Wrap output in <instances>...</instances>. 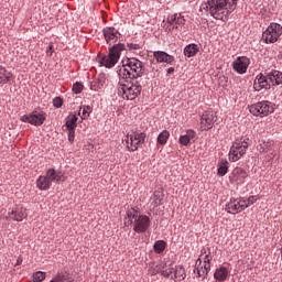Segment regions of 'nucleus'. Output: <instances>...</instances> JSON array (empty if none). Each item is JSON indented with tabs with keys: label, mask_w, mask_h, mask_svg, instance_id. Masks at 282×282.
I'll return each mask as SVG.
<instances>
[{
	"label": "nucleus",
	"mask_w": 282,
	"mask_h": 282,
	"mask_svg": "<svg viewBox=\"0 0 282 282\" xmlns=\"http://www.w3.org/2000/svg\"><path fill=\"white\" fill-rule=\"evenodd\" d=\"M117 74L119 78L140 79L144 75V63L135 57H127L121 61V66H118Z\"/></svg>",
	"instance_id": "1"
},
{
	"label": "nucleus",
	"mask_w": 282,
	"mask_h": 282,
	"mask_svg": "<svg viewBox=\"0 0 282 282\" xmlns=\"http://www.w3.org/2000/svg\"><path fill=\"white\" fill-rule=\"evenodd\" d=\"M142 94V84L140 79L133 78H119L118 83V96H121L123 100H135Z\"/></svg>",
	"instance_id": "2"
},
{
	"label": "nucleus",
	"mask_w": 282,
	"mask_h": 282,
	"mask_svg": "<svg viewBox=\"0 0 282 282\" xmlns=\"http://www.w3.org/2000/svg\"><path fill=\"white\" fill-rule=\"evenodd\" d=\"M127 51V45L124 43H117L108 48V55L101 56L99 59V65L106 67L107 69H111L118 65V61H120V56H122V52Z\"/></svg>",
	"instance_id": "3"
},
{
	"label": "nucleus",
	"mask_w": 282,
	"mask_h": 282,
	"mask_svg": "<svg viewBox=\"0 0 282 282\" xmlns=\"http://www.w3.org/2000/svg\"><path fill=\"white\" fill-rule=\"evenodd\" d=\"M276 105L268 100L258 101L249 106V112L252 113L256 118H267L274 111Z\"/></svg>",
	"instance_id": "4"
},
{
	"label": "nucleus",
	"mask_w": 282,
	"mask_h": 282,
	"mask_svg": "<svg viewBox=\"0 0 282 282\" xmlns=\"http://www.w3.org/2000/svg\"><path fill=\"white\" fill-rule=\"evenodd\" d=\"M282 35V25L276 22H271L270 25L262 33L264 43H276Z\"/></svg>",
	"instance_id": "5"
},
{
	"label": "nucleus",
	"mask_w": 282,
	"mask_h": 282,
	"mask_svg": "<svg viewBox=\"0 0 282 282\" xmlns=\"http://www.w3.org/2000/svg\"><path fill=\"white\" fill-rule=\"evenodd\" d=\"M21 122H28L29 124H32L33 127H42L44 124L45 120H47V113L43 110H33L29 115H23L20 118Z\"/></svg>",
	"instance_id": "6"
},
{
	"label": "nucleus",
	"mask_w": 282,
	"mask_h": 282,
	"mask_svg": "<svg viewBox=\"0 0 282 282\" xmlns=\"http://www.w3.org/2000/svg\"><path fill=\"white\" fill-rule=\"evenodd\" d=\"M242 142L237 139L232 142L229 150L230 162H239L248 153V143L243 144Z\"/></svg>",
	"instance_id": "7"
},
{
	"label": "nucleus",
	"mask_w": 282,
	"mask_h": 282,
	"mask_svg": "<svg viewBox=\"0 0 282 282\" xmlns=\"http://www.w3.org/2000/svg\"><path fill=\"white\" fill-rule=\"evenodd\" d=\"M209 14L216 21L224 19V11L228 7V0H208Z\"/></svg>",
	"instance_id": "8"
},
{
	"label": "nucleus",
	"mask_w": 282,
	"mask_h": 282,
	"mask_svg": "<svg viewBox=\"0 0 282 282\" xmlns=\"http://www.w3.org/2000/svg\"><path fill=\"white\" fill-rule=\"evenodd\" d=\"M270 75L268 74V70L263 73H260L257 75L254 82H253V89L256 91H261V89H265V91H270L272 89V82H270Z\"/></svg>",
	"instance_id": "9"
},
{
	"label": "nucleus",
	"mask_w": 282,
	"mask_h": 282,
	"mask_svg": "<svg viewBox=\"0 0 282 282\" xmlns=\"http://www.w3.org/2000/svg\"><path fill=\"white\" fill-rule=\"evenodd\" d=\"M151 228V218L144 214H139L134 220L133 231L138 235L148 232Z\"/></svg>",
	"instance_id": "10"
},
{
	"label": "nucleus",
	"mask_w": 282,
	"mask_h": 282,
	"mask_svg": "<svg viewBox=\"0 0 282 282\" xmlns=\"http://www.w3.org/2000/svg\"><path fill=\"white\" fill-rule=\"evenodd\" d=\"M231 67L236 74H240L242 76L248 72V67H250V58L247 56H238L231 63Z\"/></svg>",
	"instance_id": "11"
},
{
	"label": "nucleus",
	"mask_w": 282,
	"mask_h": 282,
	"mask_svg": "<svg viewBox=\"0 0 282 282\" xmlns=\"http://www.w3.org/2000/svg\"><path fill=\"white\" fill-rule=\"evenodd\" d=\"M217 122V115L213 111H205L200 117V131H210Z\"/></svg>",
	"instance_id": "12"
},
{
	"label": "nucleus",
	"mask_w": 282,
	"mask_h": 282,
	"mask_svg": "<svg viewBox=\"0 0 282 282\" xmlns=\"http://www.w3.org/2000/svg\"><path fill=\"white\" fill-rule=\"evenodd\" d=\"M246 208H248V205L241 204L239 198H230L225 206V210L229 213V215H238V213H243Z\"/></svg>",
	"instance_id": "13"
},
{
	"label": "nucleus",
	"mask_w": 282,
	"mask_h": 282,
	"mask_svg": "<svg viewBox=\"0 0 282 282\" xmlns=\"http://www.w3.org/2000/svg\"><path fill=\"white\" fill-rule=\"evenodd\" d=\"M102 34L107 45H111V42L118 43V37L122 36L120 32L113 26H106L102 29Z\"/></svg>",
	"instance_id": "14"
},
{
	"label": "nucleus",
	"mask_w": 282,
	"mask_h": 282,
	"mask_svg": "<svg viewBox=\"0 0 282 282\" xmlns=\"http://www.w3.org/2000/svg\"><path fill=\"white\" fill-rule=\"evenodd\" d=\"M153 56L156 59V63H166L167 65H173V63H175V56L170 55L164 51H155Z\"/></svg>",
	"instance_id": "15"
},
{
	"label": "nucleus",
	"mask_w": 282,
	"mask_h": 282,
	"mask_svg": "<svg viewBox=\"0 0 282 282\" xmlns=\"http://www.w3.org/2000/svg\"><path fill=\"white\" fill-rule=\"evenodd\" d=\"M25 217H28L25 209H23V207H17L8 213L6 219H12V221H23Z\"/></svg>",
	"instance_id": "16"
},
{
	"label": "nucleus",
	"mask_w": 282,
	"mask_h": 282,
	"mask_svg": "<svg viewBox=\"0 0 282 282\" xmlns=\"http://www.w3.org/2000/svg\"><path fill=\"white\" fill-rule=\"evenodd\" d=\"M267 74H269V83H271L272 87H279V85H282V72L272 69L270 72L267 70Z\"/></svg>",
	"instance_id": "17"
},
{
	"label": "nucleus",
	"mask_w": 282,
	"mask_h": 282,
	"mask_svg": "<svg viewBox=\"0 0 282 282\" xmlns=\"http://www.w3.org/2000/svg\"><path fill=\"white\" fill-rule=\"evenodd\" d=\"M76 127H78V117L74 113H69L65 119L63 129L66 128V131H76Z\"/></svg>",
	"instance_id": "18"
},
{
	"label": "nucleus",
	"mask_w": 282,
	"mask_h": 282,
	"mask_svg": "<svg viewBox=\"0 0 282 282\" xmlns=\"http://www.w3.org/2000/svg\"><path fill=\"white\" fill-rule=\"evenodd\" d=\"M197 138V132L195 130L189 129L186 131V134H182L178 139V144L182 147H188L191 144V140H195Z\"/></svg>",
	"instance_id": "19"
},
{
	"label": "nucleus",
	"mask_w": 282,
	"mask_h": 282,
	"mask_svg": "<svg viewBox=\"0 0 282 282\" xmlns=\"http://www.w3.org/2000/svg\"><path fill=\"white\" fill-rule=\"evenodd\" d=\"M45 176L50 180V182H55V184H61L63 182V172L56 171V169L51 167L46 171Z\"/></svg>",
	"instance_id": "20"
},
{
	"label": "nucleus",
	"mask_w": 282,
	"mask_h": 282,
	"mask_svg": "<svg viewBox=\"0 0 282 282\" xmlns=\"http://www.w3.org/2000/svg\"><path fill=\"white\" fill-rule=\"evenodd\" d=\"M129 140L130 142H135V140H138L139 142L147 144V132L134 131L131 134L127 135V144H129Z\"/></svg>",
	"instance_id": "21"
},
{
	"label": "nucleus",
	"mask_w": 282,
	"mask_h": 282,
	"mask_svg": "<svg viewBox=\"0 0 282 282\" xmlns=\"http://www.w3.org/2000/svg\"><path fill=\"white\" fill-rule=\"evenodd\" d=\"M198 52L199 45L196 43L187 44L183 50V54L186 56V58H193V56H197Z\"/></svg>",
	"instance_id": "22"
},
{
	"label": "nucleus",
	"mask_w": 282,
	"mask_h": 282,
	"mask_svg": "<svg viewBox=\"0 0 282 282\" xmlns=\"http://www.w3.org/2000/svg\"><path fill=\"white\" fill-rule=\"evenodd\" d=\"M13 78L14 74L0 65V85H8V83H11Z\"/></svg>",
	"instance_id": "23"
},
{
	"label": "nucleus",
	"mask_w": 282,
	"mask_h": 282,
	"mask_svg": "<svg viewBox=\"0 0 282 282\" xmlns=\"http://www.w3.org/2000/svg\"><path fill=\"white\" fill-rule=\"evenodd\" d=\"M105 83H107V77H105V75H99L97 79L90 83L91 91H100V89L105 87Z\"/></svg>",
	"instance_id": "24"
},
{
	"label": "nucleus",
	"mask_w": 282,
	"mask_h": 282,
	"mask_svg": "<svg viewBox=\"0 0 282 282\" xmlns=\"http://www.w3.org/2000/svg\"><path fill=\"white\" fill-rule=\"evenodd\" d=\"M36 187L39 191H50V188H52V183L45 175H41L36 180Z\"/></svg>",
	"instance_id": "25"
},
{
	"label": "nucleus",
	"mask_w": 282,
	"mask_h": 282,
	"mask_svg": "<svg viewBox=\"0 0 282 282\" xmlns=\"http://www.w3.org/2000/svg\"><path fill=\"white\" fill-rule=\"evenodd\" d=\"M167 23H170V25H173V23H175V25H185L186 19H184L182 13H174L167 18Z\"/></svg>",
	"instance_id": "26"
},
{
	"label": "nucleus",
	"mask_w": 282,
	"mask_h": 282,
	"mask_svg": "<svg viewBox=\"0 0 282 282\" xmlns=\"http://www.w3.org/2000/svg\"><path fill=\"white\" fill-rule=\"evenodd\" d=\"M232 175L236 182H240V184H243L246 177H248V172H246L243 167H236L232 171Z\"/></svg>",
	"instance_id": "27"
},
{
	"label": "nucleus",
	"mask_w": 282,
	"mask_h": 282,
	"mask_svg": "<svg viewBox=\"0 0 282 282\" xmlns=\"http://www.w3.org/2000/svg\"><path fill=\"white\" fill-rule=\"evenodd\" d=\"M214 279L218 282H224L228 279V268L219 267L214 273Z\"/></svg>",
	"instance_id": "28"
},
{
	"label": "nucleus",
	"mask_w": 282,
	"mask_h": 282,
	"mask_svg": "<svg viewBox=\"0 0 282 282\" xmlns=\"http://www.w3.org/2000/svg\"><path fill=\"white\" fill-rule=\"evenodd\" d=\"M152 204H153L154 208H158V206H162V204H164V191L163 189L154 191Z\"/></svg>",
	"instance_id": "29"
},
{
	"label": "nucleus",
	"mask_w": 282,
	"mask_h": 282,
	"mask_svg": "<svg viewBox=\"0 0 282 282\" xmlns=\"http://www.w3.org/2000/svg\"><path fill=\"white\" fill-rule=\"evenodd\" d=\"M91 111H94L91 106H82L79 108L78 116H80L82 120H87V118L91 116Z\"/></svg>",
	"instance_id": "30"
},
{
	"label": "nucleus",
	"mask_w": 282,
	"mask_h": 282,
	"mask_svg": "<svg viewBox=\"0 0 282 282\" xmlns=\"http://www.w3.org/2000/svg\"><path fill=\"white\" fill-rule=\"evenodd\" d=\"M169 138H171V132L169 130H163L160 132V134L156 138L158 144H161V147H164L169 142Z\"/></svg>",
	"instance_id": "31"
},
{
	"label": "nucleus",
	"mask_w": 282,
	"mask_h": 282,
	"mask_svg": "<svg viewBox=\"0 0 282 282\" xmlns=\"http://www.w3.org/2000/svg\"><path fill=\"white\" fill-rule=\"evenodd\" d=\"M228 162L224 159H221L219 162H218V169H217V174L220 176V177H224V175H226L228 173Z\"/></svg>",
	"instance_id": "32"
},
{
	"label": "nucleus",
	"mask_w": 282,
	"mask_h": 282,
	"mask_svg": "<svg viewBox=\"0 0 282 282\" xmlns=\"http://www.w3.org/2000/svg\"><path fill=\"white\" fill-rule=\"evenodd\" d=\"M174 279H178V281L186 279V269H184V265L180 264L175 267Z\"/></svg>",
	"instance_id": "33"
},
{
	"label": "nucleus",
	"mask_w": 282,
	"mask_h": 282,
	"mask_svg": "<svg viewBox=\"0 0 282 282\" xmlns=\"http://www.w3.org/2000/svg\"><path fill=\"white\" fill-rule=\"evenodd\" d=\"M166 241L164 240H156L153 245V250L155 252V254H162V252H164V250H166Z\"/></svg>",
	"instance_id": "34"
},
{
	"label": "nucleus",
	"mask_w": 282,
	"mask_h": 282,
	"mask_svg": "<svg viewBox=\"0 0 282 282\" xmlns=\"http://www.w3.org/2000/svg\"><path fill=\"white\" fill-rule=\"evenodd\" d=\"M126 219H133L135 221L137 217L140 215V208L131 207L126 212Z\"/></svg>",
	"instance_id": "35"
},
{
	"label": "nucleus",
	"mask_w": 282,
	"mask_h": 282,
	"mask_svg": "<svg viewBox=\"0 0 282 282\" xmlns=\"http://www.w3.org/2000/svg\"><path fill=\"white\" fill-rule=\"evenodd\" d=\"M164 268H166V263H164V265L159 268L156 272L161 273L164 276V279H169L172 275V273L175 271V269L173 267H170L169 269L164 270Z\"/></svg>",
	"instance_id": "36"
},
{
	"label": "nucleus",
	"mask_w": 282,
	"mask_h": 282,
	"mask_svg": "<svg viewBox=\"0 0 282 282\" xmlns=\"http://www.w3.org/2000/svg\"><path fill=\"white\" fill-rule=\"evenodd\" d=\"M209 254L205 256L204 259V270H203V274H205V276H203V279H208V272H210V259H209Z\"/></svg>",
	"instance_id": "37"
},
{
	"label": "nucleus",
	"mask_w": 282,
	"mask_h": 282,
	"mask_svg": "<svg viewBox=\"0 0 282 282\" xmlns=\"http://www.w3.org/2000/svg\"><path fill=\"white\" fill-rule=\"evenodd\" d=\"M232 12H235V9H230V7H225V10L223 12V19H218V21H223L224 23H226Z\"/></svg>",
	"instance_id": "38"
},
{
	"label": "nucleus",
	"mask_w": 282,
	"mask_h": 282,
	"mask_svg": "<svg viewBox=\"0 0 282 282\" xmlns=\"http://www.w3.org/2000/svg\"><path fill=\"white\" fill-rule=\"evenodd\" d=\"M127 149L128 151H131L132 153L138 151V149L140 148V144H144L142 142H140L139 140H134V141H130V145L129 143H127Z\"/></svg>",
	"instance_id": "39"
},
{
	"label": "nucleus",
	"mask_w": 282,
	"mask_h": 282,
	"mask_svg": "<svg viewBox=\"0 0 282 282\" xmlns=\"http://www.w3.org/2000/svg\"><path fill=\"white\" fill-rule=\"evenodd\" d=\"M45 276H47L45 272L36 271L35 273H33V282H43L45 281Z\"/></svg>",
	"instance_id": "40"
},
{
	"label": "nucleus",
	"mask_w": 282,
	"mask_h": 282,
	"mask_svg": "<svg viewBox=\"0 0 282 282\" xmlns=\"http://www.w3.org/2000/svg\"><path fill=\"white\" fill-rule=\"evenodd\" d=\"M84 88L85 86L83 85V83L76 82L73 85V94H76V95L82 94Z\"/></svg>",
	"instance_id": "41"
},
{
	"label": "nucleus",
	"mask_w": 282,
	"mask_h": 282,
	"mask_svg": "<svg viewBox=\"0 0 282 282\" xmlns=\"http://www.w3.org/2000/svg\"><path fill=\"white\" fill-rule=\"evenodd\" d=\"M63 97H55L53 99V107H55V109H61V107H63Z\"/></svg>",
	"instance_id": "42"
},
{
	"label": "nucleus",
	"mask_w": 282,
	"mask_h": 282,
	"mask_svg": "<svg viewBox=\"0 0 282 282\" xmlns=\"http://www.w3.org/2000/svg\"><path fill=\"white\" fill-rule=\"evenodd\" d=\"M259 198L254 195H251L247 198V204H243V206H247V208H249V206H252V204H257V200Z\"/></svg>",
	"instance_id": "43"
},
{
	"label": "nucleus",
	"mask_w": 282,
	"mask_h": 282,
	"mask_svg": "<svg viewBox=\"0 0 282 282\" xmlns=\"http://www.w3.org/2000/svg\"><path fill=\"white\" fill-rule=\"evenodd\" d=\"M195 272L197 274V279H202V276H206V273H204V267H200V269H199V267H196L194 269V274H195Z\"/></svg>",
	"instance_id": "44"
},
{
	"label": "nucleus",
	"mask_w": 282,
	"mask_h": 282,
	"mask_svg": "<svg viewBox=\"0 0 282 282\" xmlns=\"http://www.w3.org/2000/svg\"><path fill=\"white\" fill-rule=\"evenodd\" d=\"M239 0H227V8H230V10H237V3Z\"/></svg>",
	"instance_id": "45"
},
{
	"label": "nucleus",
	"mask_w": 282,
	"mask_h": 282,
	"mask_svg": "<svg viewBox=\"0 0 282 282\" xmlns=\"http://www.w3.org/2000/svg\"><path fill=\"white\" fill-rule=\"evenodd\" d=\"M68 131V142L74 144V139L76 138V130H67Z\"/></svg>",
	"instance_id": "46"
},
{
	"label": "nucleus",
	"mask_w": 282,
	"mask_h": 282,
	"mask_svg": "<svg viewBox=\"0 0 282 282\" xmlns=\"http://www.w3.org/2000/svg\"><path fill=\"white\" fill-rule=\"evenodd\" d=\"M237 141L242 142V144H247V149L248 147H250V144H252V141L249 138L241 137V138H238Z\"/></svg>",
	"instance_id": "47"
},
{
	"label": "nucleus",
	"mask_w": 282,
	"mask_h": 282,
	"mask_svg": "<svg viewBox=\"0 0 282 282\" xmlns=\"http://www.w3.org/2000/svg\"><path fill=\"white\" fill-rule=\"evenodd\" d=\"M127 47H129V51L131 52L132 50H141L142 46L140 44H134V43H128Z\"/></svg>",
	"instance_id": "48"
},
{
	"label": "nucleus",
	"mask_w": 282,
	"mask_h": 282,
	"mask_svg": "<svg viewBox=\"0 0 282 282\" xmlns=\"http://www.w3.org/2000/svg\"><path fill=\"white\" fill-rule=\"evenodd\" d=\"M46 54L47 56H52V54H54V44L51 43L47 48H46Z\"/></svg>",
	"instance_id": "49"
},
{
	"label": "nucleus",
	"mask_w": 282,
	"mask_h": 282,
	"mask_svg": "<svg viewBox=\"0 0 282 282\" xmlns=\"http://www.w3.org/2000/svg\"><path fill=\"white\" fill-rule=\"evenodd\" d=\"M124 226H135V220L133 218H128L127 221H124Z\"/></svg>",
	"instance_id": "50"
},
{
	"label": "nucleus",
	"mask_w": 282,
	"mask_h": 282,
	"mask_svg": "<svg viewBox=\"0 0 282 282\" xmlns=\"http://www.w3.org/2000/svg\"><path fill=\"white\" fill-rule=\"evenodd\" d=\"M171 74H175V68L174 67H170L166 69V76H171Z\"/></svg>",
	"instance_id": "51"
},
{
	"label": "nucleus",
	"mask_w": 282,
	"mask_h": 282,
	"mask_svg": "<svg viewBox=\"0 0 282 282\" xmlns=\"http://www.w3.org/2000/svg\"><path fill=\"white\" fill-rule=\"evenodd\" d=\"M159 268H162L160 265H156L154 269H153V272H152V275L155 276V274H160V272H158V269Z\"/></svg>",
	"instance_id": "52"
},
{
	"label": "nucleus",
	"mask_w": 282,
	"mask_h": 282,
	"mask_svg": "<svg viewBox=\"0 0 282 282\" xmlns=\"http://www.w3.org/2000/svg\"><path fill=\"white\" fill-rule=\"evenodd\" d=\"M203 10L210 11V6H208V1L203 6Z\"/></svg>",
	"instance_id": "53"
},
{
	"label": "nucleus",
	"mask_w": 282,
	"mask_h": 282,
	"mask_svg": "<svg viewBox=\"0 0 282 282\" xmlns=\"http://www.w3.org/2000/svg\"><path fill=\"white\" fill-rule=\"evenodd\" d=\"M199 265H202V259H200V258H198V259L196 260L195 268H199Z\"/></svg>",
	"instance_id": "54"
},
{
	"label": "nucleus",
	"mask_w": 282,
	"mask_h": 282,
	"mask_svg": "<svg viewBox=\"0 0 282 282\" xmlns=\"http://www.w3.org/2000/svg\"><path fill=\"white\" fill-rule=\"evenodd\" d=\"M238 202H240L241 204H248V200L242 197H239Z\"/></svg>",
	"instance_id": "55"
},
{
	"label": "nucleus",
	"mask_w": 282,
	"mask_h": 282,
	"mask_svg": "<svg viewBox=\"0 0 282 282\" xmlns=\"http://www.w3.org/2000/svg\"><path fill=\"white\" fill-rule=\"evenodd\" d=\"M22 262H23V260H18L17 265H21Z\"/></svg>",
	"instance_id": "56"
},
{
	"label": "nucleus",
	"mask_w": 282,
	"mask_h": 282,
	"mask_svg": "<svg viewBox=\"0 0 282 282\" xmlns=\"http://www.w3.org/2000/svg\"><path fill=\"white\" fill-rule=\"evenodd\" d=\"M223 79L225 80V83H228V77L223 76Z\"/></svg>",
	"instance_id": "57"
},
{
	"label": "nucleus",
	"mask_w": 282,
	"mask_h": 282,
	"mask_svg": "<svg viewBox=\"0 0 282 282\" xmlns=\"http://www.w3.org/2000/svg\"><path fill=\"white\" fill-rule=\"evenodd\" d=\"M260 151L264 152V151H265V148H263V147L260 145Z\"/></svg>",
	"instance_id": "58"
},
{
	"label": "nucleus",
	"mask_w": 282,
	"mask_h": 282,
	"mask_svg": "<svg viewBox=\"0 0 282 282\" xmlns=\"http://www.w3.org/2000/svg\"><path fill=\"white\" fill-rule=\"evenodd\" d=\"M174 30H177V26H173Z\"/></svg>",
	"instance_id": "59"
},
{
	"label": "nucleus",
	"mask_w": 282,
	"mask_h": 282,
	"mask_svg": "<svg viewBox=\"0 0 282 282\" xmlns=\"http://www.w3.org/2000/svg\"><path fill=\"white\" fill-rule=\"evenodd\" d=\"M205 250H206V249H203L202 252L204 253Z\"/></svg>",
	"instance_id": "60"
}]
</instances>
